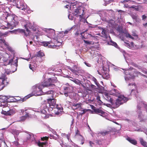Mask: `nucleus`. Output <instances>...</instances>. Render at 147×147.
I'll use <instances>...</instances> for the list:
<instances>
[{
	"mask_svg": "<svg viewBox=\"0 0 147 147\" xmlns=\"http://www.w3.org/2000/svg\"><path fill=\"white\" fill-rule=\"evenodd\" d=\"M142 19L143 20H144V19L146 18V16L145 15H143L142 16Z\"/></svg>",
	"mask_w": 147,
	"mask_h": 147,
	"instance_id": "obj_60",
	"label": "nucleus"
},
{
	"mask_svg": "<svg viewBox=\"0 0 147 147\" xmlns=\"http://www.w3.org/2000/svg\"><path fill=\"white\" fill-rule=\"evenodd\" d=\"M91 37L92 39L94 40H98L100 38L99 37L96 36H92Z\"/></svg>",
	"mask_w": 147,
	"mask_h": 147,
	"instance_id": "obj_37",
	"label": "nucleus"
},
{
	"mask_svg": "<svg viewBox=\"0 0 147 147\" xmlns=\"http://www.w3.org/2000/svg\"><path fill=\"white\" fill-rule=\"evenodd\" d=\"M130 1V0H123L122 1H121V2H122V3H125L126 2H129H129Z\"/></svg>",
	"mask_w": 147,
	"mask_h": 147,
	"instance_id": "obj_56",
	"label": "nucleus"
},
{
	"mask_svg": "<svg viewBox=\"0 0 147 147\" xmlns=\"http://www.w3.org/2000/svg\"><path fill=\"white\" fill-rule=\"evenodd\" d=\"M81 105V104L80 103H74L72 105V106L74 107H75L76 109L80 107Z\"/></svg>",
	"mask_w": 147,
	"mask_h": 147,
	"instance_id": "obj_34",
	"label": "nucleus"
},
{
	"mask_svg": "<svg viewBox=\"0 0 147 147\" xmlns=\"http://www.w3.org/2000/svg\"><path fill=\"white\" fill-rule=\"evenodd\" d=\"M83 32L82 30H79L77 31L76 33L75 34V35L77 37L80 36V38L83 39L82 36Z\"/></svg>",
	"mask_w": 147,
	"mask_h": 147,
	"instance_id": "obj_20",
	"label": "nucleus"
},
{
	"mask_svg": "<svg viewBox=\"0 0 147 147\" xmlns=\"http://www.w3.org/2000/svg\"><path fill=\"white\" fill-rule=\"evenodd\" d=\"M125 36L127 38H129L131 39H134V38L129 33L127 32H125Z\"/></svg>",
	"mask_w": 147,
	"mask_h": 147,
	"instance_id": "obj_36",
	"label": "nucleus"
},
{
	"mask_svg": "<svg viewBox=\"0 0 147 147\" xmlns=\"http://www.w3.org/2000/svg\"><path fill=\"white\" fill-rule=\"evenodd\" d=\"M113 95L118 97L115 100H114L113 99V96L110 94L106 93L104 94L103 97L104 98L110 103L105 104L104 105L108 106V105L112 106V107L116 108L118 107L120 105L126 102L128 100V98L124 96L121 95L119 92L118 90L114 89L112 90Z\"/></svg>",
	"mask_w": 147,
	"mask_h": 147,
	"instance_id": "obj_1",
	"label": "nucleus"
},
{
	"mask_svg": "<svg viewBox=\"0 0 147 147\" xmlns=\"http://www.w3.org/2000/svg\"><path fill=\"white\" fill-rule=\"evenodd\" d=\"M47 144V142H40L39 141L37 143L38 145L40 147H46V145Z\"/></svg>",
	"mask_w": 147,
	"mask_h": 147,
	"instance_id": "obj_21",
	"label": "nucleus"
},
{
	"mask_svg": "<svg viewBox=\"0 0 147 147\" xmlns=\"http://www.w3.org/2000/svg\"><path fill=\"white\" fill-rule=\"evenodd\" d=\"M37 57H42L45 55L44 53L41 51H39L37 53V54L36 55Z\"/></svg>",
	"mask_w": 147,
	"mask_h": 147,
	"instance_id": "obj_29",
	"label": "nucleus"
},
{
	"mask_svg": "<svg viewBox=\"0 0 147 147\" xmlns=\"http://www.w3.org/2000/svg\"><path fill=\"white\" fill-rule=\"evenodd\" d=\"M42 85L43 86V88L54 85V84H53V81L51 78H49L47 80H44Z\"/></svg>",
	"mask_w": 147,
	"mask_h": 147,
	"instance_id": "obj_10",
	"label": "nucleus"
},
{
	"mask_svg": "<svg viewBox=\"0 0 147 147\" xmlns=\"http://www.w3.org/2000/svg\"><path fill=\"white\" fill-rule=\"evenodd\" d=\"M99 45L98 43H95L93 46H91L90 49L92 51H95L96 50H98Z\"/></svg>",
	"mask_w": 147,
	"mask_h": 147,
	"instance_id": "obj_19",
	"label": "nucleus"
},
{
	"mask_svg": "<svg viewBox=\"0 0 147 147\" xmlns=\"http://www.w3.org/2000/svg\"><path fill=\"white\" fill-rule=\"evenodd\" d=\"M1 106L3 107H5L7 106V104L6 102H3L1 104Z\"/></svg>",
	"mask_w": 147,
	"mask_h": 147,
	"instance_id": "obj_47",
	"label": "nucleus"
},
{
	"mask_svg": "<svg viewBox=\"0 0 147 147\" xmlns=\"http://www.w3.org/2000/svg\"><path fill=\"white\" fill-rule=\"evenodd\" d=\"M75 68H76V66H74V67L72 68L71 67H69L68 69L72 72L75 73L76 71V70L75 69Z\"/></svg>",
	"mask_w": 147,
	"mask_h": 147,
	"instance_id": "obj_38",
	"label": "nucleus"
},
{
	"mask_svg": "<svg viewBox=\"0 0 147 147\" xmlns=\"http://www.w3.org/2000/svg\"><path fill=\"white\" fill-rule=\"evenodd\" d=\"M84 4L83 3V7L84 6ZM86 8H85L83 7V16H84V11L85 10V9ZM88 16L86 18L85 17H84L83 16V23H87L89 25H90V24H89L88 23V22L86 20V19L88 17Z\"/></svg>",
	"mask_w": 147,
	"mask_h": 147,
	"instance_id": "obj_28",
	"label": "nucleus"
},
{
	"mask_svg": "<svg viewBox=\"0 0 147 147\" xmlns=\"http://www.w3.org/2000/svg\"><path fill=\"white\" fill-rule=\"evenodd\" d=\"M30 115L29 113L26 112L25 115L22 116L20 118L19 121H24L27 118L30 117Z\"/></svg>",
	"mask_w": 147,
	"mask_h": 147,
	"instance_id": "obj_17",
	"label": "nucleus"
},
{
	"mask_svg": "<svg viewBox=\"0 0 147 147\" xmlns=\"http://www.w3.org/2000/svg\"><path fill=\"white\" fill-rule=\"evenodd\" d=\"M69 88L68 87H65L64 88V90L65 91L67 90H68Z\"/></svg>",
	"mask_w": 147,
	"mask_h": 147,
	"instance_id": "obj_63",
	"label": "nucleus"
},
{
	"mask_svg": "<svg viewBox=\"0 0 147 147\" xmlns=\"http://www.w3.org/2000/svg\"><path fill=\"white\" fill-rule=\"evenodd\" d=\"M47 94L50 95L48 98L47 99V103L49 104V106L53 107L56 105V100L54 98L55 93L53 90H50L46 92Z\"/></svg>",
	"mask_w": 147,
	"mask_h": 147,
	"instance_id": "obj_6",
	"label": "nucleus"
},
{
	"mask_svg": "<svg viewBox=\"0 0 147 147\" xmlns=\"http://www.w3.org/2000/svg\"><path fill=\"white\" fill-rule=\"evenodd\" d=\"M85 84L83 85V88H85L86 90L89 91H92V89H90V85L91 83L89 81L86 82Z\"/></svg>",
	"mask_w": 147,
	"mask_h": 147,
	"instance_id": "obj_16",
	"label": "nucleus"
},
{
	"mask_svg": "<svg viewBox=\"0 0 147 147\" xmlns=\"http://www.w3.org/2000/svg\"><path fill=\"white\" fill-rule=\"evenodd\" d=\"M108 44L109 45L113 46L116 48H119V47L117 44L115 42L112 41L111 40L110 42H108Z\"/></svg>",
	"mask_w": 147,
	"mask_h": 147,
	"instance_id": "obj_26",
	"label": "nucleus"
},
{
	"mask_svg": "<svg viewBox=\"0 0 147 147\" xmlns=\"http://www.w3.org/2000/svg\"><path fill=\"white\" fill-rule=\"evenodd\" d=\"M18 59H17L15 60V63L13 64L12 66L11 69L12 70V71L14 72L17 70V66H18Z\"/></svg>",
	"mask_w": 147,
	"mask_h": 147,
	"instance_id": "obj_18",
	"label": "nucleus"
},
{
	"mask_svg": "<svg viewBox=\"0 0 147 147\" xmlns=\"http://www.w3.org/2000/svg\"><path fill=\"white\" fill-rule=\"evenodd\" d=\"M83 114V113H80L78 115L79 117H80L81 118H82V115Z\"/></svg>",
	"mask_w": 147,
	"mask_h": 147,
	"instance_id": "obj_62",
	"label": "nucleus"
},
{
	"mask_svg": "<svg viewBox=\"0 0 147 147\" xmlns=\"http://www.w3.org/2000/svg\"><path fill=\"white\" fill-rule=\"evenodd\" d=\"M7 78L5 75H3L0 78V79L2 80L1 84L2 85H5V87L7 86L8 84V82L7 81Z\"/></svg>",
	"mask_w": 147,
	"mask_h": 147,
	"instance_id": "obj_14",
	"label": "nucleus"
},
{
	"mask_svg": "<svg viewBox=\"0 0 147 147\" xmlns=\"http://www.w3.org/2000/svg\"><path fill=\"white\" fill-rule=\"evenodd\" d=\"M127 140L131 143L134 145H136L137 143V141L136 140L132 139L129 137L127 138Z\"/></svg>",
	"mask_w": 147,
	"mask_h": 147,
	"instance_id": "obj_23",
	"label": "nucleus"
},
{
	"mask_svg": "<svg viewBox=\"0 0 147 147\" xmlns=\"http://www.w3.org/2000/svg\"><path fill=\"white\" fill-rule=\"evenodd\" d=\"M92 80L94 82L95 84L97 86L98 88H100V85L99 83L97 82L96 79L94 77L92 78Z\"/></svg>",
	"mask_w": 147,
	"mask_h": 147,
	"instance_id": "obj_30",
	"label": "nucleus"
},
{
	"mask_svg": "<svg viewBox=\"0 0 147 147\" xmlns=\"http://www.w3.org/2000/svg\"><path fill=\"white\" fill-rule=\"evenodd\" d=\"M29 67L30 69L32 70L33 71H34L35 69L34 66L32 65L31 64H29Z\"/></svg>",
	"mask_w": 147,
	"mask_h": 147,
	"instance_id": "obj_48",
	"label": "nucleus"
},
{
	"mask_svg": "<svg viewBox=\"0 0 147 147\" xmlns=\"http://www.w3.org/2000/svg\"><path fill=\"white\" fill-rule=\"evenodd\" d=\"M127 47H130V44H129V43H125V45Z\"/></svg>",
	"mask_w": 147,
	"mask_h": 147,
	"instance_id": "obj_61",
	"label": "nucleus"
},
{
	"mask_svg": "<svg viewBox=\"0 0 147 147\" xmlns=\"http://www.w3.org/2000/svg\"><path fill=\"white\" fill-rule=\"evenodd\" d=\"M138 103L137 107V112L138 118L140 120V122L144 121L145 119H144V116L141 111V108L142 107H144L147 112V103L146 102L142 101L140 102H138Z\"/></svg>",
	"mask_w": 147,
	"mask_h": 147,
	"instance_id": "obj_4",
	"label": "nucleus"
},
{
	"mask_svg": "<svg viewBox=\"0 0 147 147\" xmlns=\"http://www.w3.org/2000/svg\"><path fill=\"white\" fill-rule=\"evenodd\" d=\"M89 144H90V146L91 147H92L93 145L94 144V143L91 141H90L89 142Z\"/></svg>",
	"mask_w": 147,
	"mask_h": 147,
	"instance_id": "obj_58",
	"label": "nucleus"
},
{
	"mask_svg": "<svg viewBox=\"0 0 147 147\" xmlns=\"http://www.w3.org/2000/svg\"><path fill=\"white\" fill-rule=\"evenodd\" d=\"M109 131H104L103 132H101L100 134L102 135L103 136L106 135L108 134Z\"/></svg>",
	"mask_w": 147,
	"mask_h": 147,
	"instance_id": "obj_43",
	"label": "nucleus"
},
{
	"mask_svg": "<svg viewBox=\"0 0 147 147\" xmlns=\"http://www.w3.org/2000/svg\"><path fill=\"white\" fill-rule=\"evenodd\" d=\"M73 15L79 17L80 21H82L83 19V8L82 7L78 8L75 9L73 13Z\"/></svg>",
	"mask_w": 147,
	"mask_h": 147,
	"instance_id": "obj_7",
	"label": "nucleus"
},
{
	"mask_svg": "<svg viewBox=\"0 0 147 147\" xmlns=\"http://www.w3.org/2000/svg\"><path fill=\"white\" fill-rule=\"evenodd\" d=\"M49 138L48 137H43L41 138V140L42 141H44L45 140H48Z\"/></svg>",
	"mask_w": 147,
	"mask_h": 147,
	"instance_id": "obj_44",
	"label": "nucleus"
},
{
	"mask_svg": "<svg viewBox=\"0 0 147 147\" xmlns=\"http://www.w3.org/2000/svg\"><path fill=\"white\" fill-rule=\"evenodd\" d=\"M140 142L141 144L144 146V147H147V143L145 141H144L143 138H140L139 139Z\"/></svg>",
	"mask_w": 147,
	"mask_h": 147,
	"instance_id": "obj_25",
	"label": "nucleus"
},
{
	"mask_svg": "<svg viewBox=\"0 0 147 147\" xmlns=\"http://www.w3.org/2000/svg\"><path fill=\"white\" fill-rule=\"evenodd\" d=\"M129 88H131V93L134 91L137 93H138V91L137 90V87L136 84L135 83H129L128 84Z\"/></svg>",
	"mask_w": 147,
	"mask_h": 147,
	"instance_id": "obj_13",
	"label": "nucleus"
},
{
	"mask_svg": "<svg viewBox=\"0 0 147 147\" xmlns=\"http://www.w3.org/2000/svg\"><path fill=\"white\" fill-rule=\"evenodd\" d=\"M76 3L75 2L74 3H71V4L70 5V9L71 10H73L74 8H76Z\"/></svg>",
	"mask_w": 147,
	"mask_h": 147,
	"instance_id": "obj_27",
	"label": "nucleus"
},
{
	"mask_svg": "<svg viewBox=\"0 0 147 147\" xmlns=\"http://www.w3.org/2000/svg\"><path fill=\"white\" fill-rule=\"evenodd\" d=\"M1 18L3 20H6L8 25L11 26L12 28L15 27L19 23L18 17L15 15L3 14Z\"/></svg>",
	"mask_w": 147,
	"mask_h": 147,
	"instance_id": "obj_3",
	"label": "nucleus"
},
{
	"mask_svg": "<svg viewBox=\"0 0 147 147\" xmlns=\"http://www.w3.org/2000/svg\"><path fill=\"white\" fill-rule=\"evenodd\" d=\"M17 7L27 12L28 13H29L31 12V10L29 9V8L22 1L20 2L19 4H17Z\"/></svg>",
	"mask_w": 147,
	"mask_h": 147,
	"instance_id": "obj_8",
	"label": "nucleus"
},
{
	"mask_svg": "<svg viewBox=\"0 0 147 147\" xmlns=\"http://www.w3.org/2000/svg\"><path fill=\"white\" fill-rule=\"evenodd\" d=\"M7 100L6 97L4 96H1L0 97V102H5Z\"/></svg>",
	"mask_w": 147,
	"mask_h": 147,
	"instance_id": "obj_35",
	"label": "nucleus"
},
{
	"mask_svg": "<svg viewBox=\"0 0 147 147\" xmlns=\"http://www.w3.org/2000/svg\"><path fill=\"white\" fill-rule=\"evenodd\" d=\"M96 87V86H94L93 84H92L91 83L90 88V89H92V90H93L94 89H95Z\"/></svg>",
	"mask_w": 147,
	"mask_h": 147,
	"instance_id": "obj_49",
	"label": "nucleus"
},
{
	"mask_svg": "<svg viewBox=\"0 0 147 147\" xmlns=\"http://www.w3.org/2000/svg\"><path fill=\"white\" fill-rule=\"evenodd\" d=\"M131 17L134 20V25L137 26H140L141 20L139 18L138 16L136 15L132 14Z\"/></svg>",
	"mask_w": 147,
	"mask_h": 147,
	"instance_id": "obj_9",
	"label": "nucleus"
},
{
	"mask_svg": "<svg viewBox=\"0 0 147 147\" xmlns=\"http://www.w3.org/2000/svg\"><path fill=\"white\" fill-rule=\"evenodd\" d=\"M76 135H78L79 134V131L78 130L77 131L76 133Z\"/></svg>",
	"mask_w": 147,
	"mask_h": 147,
	"instance_id": "obj_64",
	"label": "nucleus"
},
{
	"mask_svg": "<svg viewBox=\"0 0 147 147\" xmlns=\"http://www.w3.org/2000/svg\"><path fill=\"white\" fill-rule=\"evenodd\" d=\"M41 113L42 114H44L45 115V116L44 117L45 118V119H47L49 117V116L48 115H46L47 112L46 111L45 109H44L41 110Z\"/></svg>",
	"mask_w": 147,
	"mask_h": 147,
	"instance_id": "obj_31",
	"label": "nucleus"
},
{
	"mask_svg": "<svg viewBox=\"0 0 147 147\" xmlns=\"http://www.w3.org/2000/svg\"><path fill=\"white\" fill-rule=\"evenodd\" d=\"M104 72L102 74V77L103 78L106 79H108L110 77V76L109 74L106 72L105 73V71L104 70Z\"/></svg>",
	"mask_w": 147,
	"mask_h": 147,
	"instance_id": "obj_24",
	"label": "nucleus"
},
{
	"mask_svg": "<svg viewBox=\"0 0 147 147\" xmlns=\"http://www.w3.org/2000/svg\"><path fill=\"white\" fill-rule=\"evenodd\" d=\"M74 82L76 83V84H79L80 85L81 84L82 86H83V84H82L80 82V81L78 80H75L74 81Z\"/></svg>",
	"mask_w": 147,
	"mask_h": 147,
	"instance_id": "obj_42",
	"label": "nucleus"
},
{
	"mask_svg": "<svg viewBox=\"0 0 147 147\" xmlns=\"http://www.w3.org/2000/svg\"><path fill=\"white\" fill-rule=\"evenodd\" d=\"M0 42L1 43H3L5 45H7L6 42L5 41V40L4 39H0Z\"/></svg>",
	"mask_w": 147,
	"mask_h": 147,
	"instance_id": "obj_45",
	"label": "nucleus"
},
{
	"mask_svg": "<svg viewBox=\"0 0 147 147\" xmlns=\"http://www.w3.org/2000/svg\"><path fill=\"white\" fill-rule=\"evenodd\" d=\"M96 100L99 105H101L103 103V102L100 100V97L98 96H96Z\"/></svg>",
	"mask_w": 147,
	"mask_h": 147,
	"instance_id": "obj_32",
	"label": "nucleus"
},
{
	"mask_svg": "<svg viewBox=\"0 0 147 147\" xmlns=\"http://www.w3.org/2000/svg\"><path fill=\"white\" fill-rule=\"evenodd\" d=\"M124 73L126 75L125 76V79L126 82L129 83L136 76L139 75L142 76L144 77V80L147 84V70L146 69H141V71L146 75V76L143 75L141 73L137 71L133 67H130L128 69H125Z\"/></svg>",
	"mask_w": 147,
	"mask_h": 147,
	"instance_id": "obj_2",
	"label": "nucleus"
},
{
	"mask_svg": "<svg viewBox=\"0 0 147 147\" xmlns=\"http://www.w3.org/2000/svg\"><path fill=\"white\" fill-rule=\"evenodd\" d=\"M61 111V110H59L55 113V114L57 115H59Z\"/></svg>",
	"mask_w": 147,
	"mask_h": 147,
	"instance_id": "obj_57",
	"label": "nucleus"
},
{
	"mask_svg": "<svg viewBox=\"0 0 147 147\" xmlns=\"http://www.w3.org/2000/svg\"><path fill=\"white\" fill-rule=\"evenodd\" d=\"M13 60L12 59H10L9 60V62H8V64L12 65V63L13 62Z\"/></svg>",
	"mask_w": 147,
	"mask_h": 147,
	"instance_id": "obj_54",
	"label": "nucleus"
},
{
	"mask_svg": "<svg viewBox=\"0 0 147 147\" xmlns=\"http://www.w3.org/2000/svg\"><path fill=\"white\" fill-rule=\"evenodd\" d=\"M84 63L87 66L89 67H90L91 66V65L89 63H88L86 62H84Z\"/></svg>",
	"mask_w": 147,
	"mask_h": 147,
	"instance_id": "obj_53",
	"label": "nucleus"
},
{
	"mask_svg": "<svg viewBox=\"0 0 147 147\" xmlns=\"http://www.w3.org/2000/svg\"><path fill=\"white\" fill-rule=\"evenodd\" d=\"M83 41L87 45H90V42L89 41H86L84 40H83Z\"/></svg>",
	"mask_w": 147,
	"mask_h": 147,
	"instance_id": "obj_55",
	"label": "nucleus"
},
{
	"mask_svg": "<svg viewBox=\"0 0 147 147\" xmlns=\"http://www.w3.org/2000/svg\"><path fill=\"white\" fill-rule=\"evenodd\" d=\"M91 106L92 109H93L94 112L97 113L98 114L101 116H103L105 113V112L102 110L96 108L94 106L90 105Z\"/></svg>",
	"mask_w": 147,
	"mask_h": 147,
	"instance_id": "obj_12",
	"label": "nucleus"
},
{
	"mask_svg": "<svg viewBox=\"0 0 147 147\" xmlns=\"http://www.w3.org/2000/svg\"><path fill=\"white\" fill-rule=\"evenodd\" d=\"M132 36H136V37H138L137 35L136 34V32L135 31H133L132 32Z\"/></svg>",
	"mask_w": 147,
	"mask_h": 147,
	"instance_id": "obj_51",
	"label": "nucleus"
},
{
	"mask_svg": "<svg viewBox=\"0 0 147 147\" xmlns=\"http://www.w3.org/2000/svg\"><path fill=\"white\" fill-rule=\"evenodd\" d=\"M132 65L133 66H135V67H138V68H139V67H138V66L136 64L134 63H133Z\"/></svg>",
	"mask_w": 147,
	"mask_h": 147,
	"instance_id": "obj_59",
	"label": "nucleus"
},
{
	"mask_svg": "<svg viewBox=\"0 0 147 147\" xmlns=\"http://www.w3.org/2000/svg\"><path fill=\"white\" fill-rule=\"evenodd\" d=\"M144 59L145 62L147 63V55H144Z\"/></svg>",
	"mask_w": 147,
	"mask_h": 147,
	"instance_id": "obj_50",
	"label": "nucleus"
},
{
	"mask_svg": "<svg viewBox=\"0 0 147 147\" xmlns=\"http://www.w3.org/2000/svg\"><path fill=\"white\" fill-rule=\"evenodd\" d=\"M4 87V85L0 84V91L2 90Z\"/></svg>",
	"mask_w": 147,
	"mask_h": 147,
	"instance_id": "obj_52",
	"label": "nucleus"
},
{
	"mask_svg": "<svg viewBox=\"0 0 147 147\" xmlns=\"http://www.w3.org/2000/svg\"><path fill=\"white\" fill-rule=\"evenodd\" d=\"M32 138V136L30 134H27L26 136V140L25 141L27 142L30 140Z\"/></svg>",
	"mask_w": 147,
	"mask_h": 147,
	"instance_id": "obj_33",
	"label": "nucleus"
},
{
	"mask_svg": "<svg viewBox=\"0 0 147 147\" xmlns=\"http://www.w3.org/2000/svg\"><path fill=\"white\" fill-rule=\"evenodd\" d=\"M51 43L50 41L49 42H42L43 45L44 46H47L49 44Z\"/></svg>",
	"mask_w": 147,
	"mask_h": 147,
	"instance_id": "obj_40",
	"label": "nucleus"
},
{
	"mask_svg": "<svg viewBox=\"0 0 147 147\" xmlns=\"http://www.w3.org/2000/svg\"><path fill=\"white\" fill-rule=\"evenodd\" d=\"M125 120L128 122L130 124H132L134 125L133 122L132 121L127 119H125Z\"/></svg>",
	"mask_w": 147,
	"mask_h": 147,
	"instance_id": "obj_46",
	"label": "nucleus"
},
{
	"mask_svg": "<svg viewBox=\"0 0 147 147\" xmlns=\"http://www.w3.org/2000/svg\"><path fill=\"white\" fill-rule=\"evenodd\" d=\"M113 0H104L106 5L112 2L113 1Z\"/></svg>",
	"mask_w": 147,
	"mask_h": 147,
	"instance_id": "obj_41",
	"label": "nucleus"
},
{
	"mask_svg": "<svg viewBox=\"0 0 147 147\" xmlns=\"http://www.w3.org/2000/svg\"><path fill=\"white\" fill-rule=\"evenodd\" d=\"M102 30L101 36L105 38L104 40L105 41H107L108 39H111V38L110 36L107 34V31L106 30L102 28Z\"/></svg>",
	"mask_w": 147,
	"mask_h": 147,
	"instance_id": "obj_11",
	"label": "nucleus"
},
{
	"mask_svg": "<svg viewBox=\"0 0 147 147\" xmlns=\"http://www.w3.org/2000/svg\"><path fill=\"white\" fill-rule=\"evenodd\" d=\"M32 26L30 23H27L25 25V28L27 32H29L30 31L29 29H31L32 28Z\"/></svg>",
	"mask_w": 147,
	"mask_h": 147,
	"instance_id": "obj_22",
	"label": "nucleus"
},
{
	"mask_svg": "<svg viewBox=\"0 0 147 147\" xmlns=\"http://www.w3.org/2000/svg\"><path fill=\"white\" fill-rule=\"evenodd\" d=\"M2 113L6 115H13L14 113V112L12 110H9V111H6L2 110Z\"/></svg>",
	"mask_w": 147,
	"mask_h": 147,
	"instance_id": "obj_15",
	"label": "nucleus"
},
{
	"mask_svg": "<svg viewBox=\"0 0 147 147\" xmlns=\"http://www.w3.org/2000/svg\"><path fill=\"white\" fill-rule=\"evenodd\" d=\"M53 107L57 109L58 110V111H62L63 110L62 108L61 107H59L58 105H55V106H54Z\"/></svg>",
	"mask_w": 147,
	"mask_h": 147,
	"instance_id": "obj_39",
	"label": "nucleus"
},
{
	"mask_svg": "<svg viewBox=\"0 0 147 147\" xmlns=\"http://www.w3.org/2000/svg\"><path fill=\"white\" fill-rule=\"evenodd\" d=\"M44 88L41 84H39L36 85V86L33 87V92L28 94L27 96L25 98L26 99L29 98L34 95H40L41 94L42 91V89Z\"/></svg>",
	"mask_w": 147,
	"mask_h": 147,
	"instance_id": "obj_5",
	"label": "nucleus"
}]
</instances>
